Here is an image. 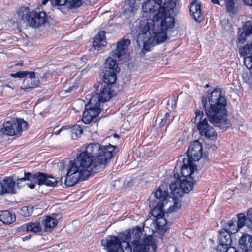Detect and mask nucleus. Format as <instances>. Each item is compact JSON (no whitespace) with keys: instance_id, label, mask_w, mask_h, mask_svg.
I'll return each mask as SVG.
<instances>
[{"instance_id":"nucleus-1","label":"nucleus","mask_w":252,"mask_h":252,"mask_svg":"<svg viewBox=\"0 0 252 252\" xmlns=\"http://www.w3.org/2000/svg\"><path fill=\"white\" fill-rule=\"evenodd\" d=\"M157 205L151 210L155 218L147 219L143 227H134L126 231L119 237L109 235L101 241V244L108 252H148L151 246L155 251L157 241L152 235L158 233L161 236L169 228V224L163 217L164 214L176 211L181 207L179 199L171 197L166 184H162L154 192Z\"/></svg>"},{"instance_id":"nucleus-2","label":"nucleus","mask_w":252,"mask_h":252,"mask_svg":"<svg viewBox=\"0 0 252 252\" xmlns=\"http://www.w3.org/2000/svg\"><path fill=\"white\" fill-rule=\"evenodd\" d=\"M142 18L135 22L139 33L137 42L144 55L151 47L168 39L167 32L174 26L175 21L168 11L163 8L161 0H147L142 5Z\"/></svg>"},{"instance_id":"nucleus-3","label":"nucleus","mask_w":252,"mask_h":252,"mask_svg":"<svg viewBox=\"0 0 252 252\" xmlns=\"http://www.w3.org/2000/svg\"><path fill=\"white\" fill-rule=\"evenodd\" d=\"M118 150L117 147L110 144L101 146L96 142L90 143L81 147L74 161L69 163L88 178L104 169Z\"/></svg>"},{"instance_id":"nucleus-4","label":"nucleus","mask_w":252,"mask_h":252,"mask_svg":"<svg viewBox=\"0 0 252 252\" xmlns=\"http://www.w3.org/2000/svg\"><path fill=\"white\" fill-rule=\"evenodd\" d=\"M209 102L210 106L207 110V115L212 123L222 129L230 127L226 115L225 99L221 95L220 89H215L211 92Z\"/></svg>"},{"instance_id":"nucleus-5","label":"nucleus","mask_w":252,"mask_h":252,"mask_svg":"<svg viewBox=\"0 0 252 252\" xmlns=\"http://www.w3.org/2000/svg\"><path fill=\"white\" fill-rule=\"evenodd\" d=\"M186 164H184L181 167L180 176L178 173L174 174L175 181L170 185V189L174 195L182 196L184 193L190 191L193 187L194 174L197 172L196 165L192 161H187Z\"/></svg>"},{"instance_id":"nucleus-6","label":"nucleus","mask_w":252,"mask_h":252,"mask_svg":"<svg viewBox=\"0 0 252 252\" xmlns=\"http://www.w3.org/2000/svg\"><path fill=\"white\" fill-rule=\"evenodd\" d=\"M26 181H30V183H27V186L31 189H34L36 184L39 186L46 185L49 187H54L57 184L56 179L52 176H48L47 174L41 172L33 174L25 171L24 176L23 178L17 179V185L21 183V182Z\"/></svg>"},{"instance_id":"nucleus-7","label":"nucleus","mask_w":252,"mask_h":252,"mask_svg":"<svg viewBox=\"0 0 252 252\" xmlns=\"http://www.w3.org/2000/svg\"><path fill=\"white\" fill-rule=\"evenodd\" d=\"M17 14L23 21H27L33 28H39L43 26L47 21V16L44 11H37L26 6L21 7L17 11Z\"/></svg>"},{"instance_id":"nucleus-8","label":"nucleus","mask_w":252,"mask_h":252,"mask_svg":"<svg viewBox=\"0 0 252 252\" xmlns=\"http://www.w3.org/2000/svg\"><path fill=\"white\" fill-rule=\"evenodd\" d=\"M195 114L194 123L200 134L209 138L214 139L216 133L214 128L209 125L207 117L203 111L196 109Z\"/></svg>"},{"instance_id":"nucleus-9","label":"nucleus","mask_w":252,"mask_h":252,"mask_svg":"<svg viewBox=\"0 0 252 252\" xmlns=\"http://www.w3.org/2000/svg\"><path fill=\"white\" fill-rule=\"evenodd\" d=\"M28 128V124L26 121L23 119L17 118L15 120L4 122L2 130L7 135L19 136Z\"/></svg>"},{"instance_id":"nucleus-10","label":"nucleus","mask_w":252,"mask_h":252,"mask_svg":"<svg viewBox=\"0 0 252 252\" xmlns=\"http://www.w3.org/2000/svg\"><path fill=\"white\" fill-rule=\"evenodd\" d=\"M86 99L89 101L85 104V111L83 112L82 118V121L85 124H89L94 121L98 116L100 109L97 102V97H91L90 95H87Z\"/></svg>"},{"instance_id":"nucleus-11","label":"nucleus","mask_w":252,"mask_h":252,"mask_svg":"<svg viewBox=\"0 0 252 252\" xmlns=\"http://www.w3.org/2000/svg\"><path fill=\"white\" fill-rule=\"evenodd\" d=\"M88 178L84 176L82 174L73 166V164L69 163L68 171L65 177V184L68 187L74 186L79 180H85Z\"/></svg>"},{"instance_id":"nucleus-12","label":"nucleus","mask_w":252,"mask_h":252,"mask_svg":"<svg viewBox=\"0 0 252 252\" xmlns=\"http://www.w3.org/2000/svg\"><path fill=\"white\" fill-rule=\"evenodd\" d=\"M202 145L198 141H194L191 143L187 151L189 160L190 161H198L202 155Z\"/></svg>"},{"instance_id":"nucleus-13","label":"nucleus","mask_w":252,"mask_h":252,"mask_svg":"<svg viewBox=\"0 0 252 252\" xmlns=\"http://www.w3.org/2000/svg\"><path fill=\"white\" fill-rule=\"evenodd\" d=\"M16 182L12 176L5 177L0 181V195L5 194H16Z\"/></svg>"},{"instance_id":"nucleus-14","label":"nucleus","mask_w":252,"mask_h":252,"mask_svg":"<svg viewBox=\"0 0 252 252\" xmlns=\"http://www.w3.org/2000/svg\"><path fill=\"white\" fill-rule=\"evenodd\" d=\"M130 43V40L128 39H123L118 42L116 50L112 52V56L117 58L118 60L124 59Z\"/></svg>"},{"instance_id":"nucleus-15","label":"nucleus","mask_w":252,"mask_h":252,"mask_svg":"<svg viewBox=\"0 0 252 252\" xmlns=\"http://www.w3.org/2000/svg\"><path fill=\"white\" fill-rule=\"evenodd\" d=\"M111 86L109 85H102L99 94H94L93 95H90L91 97H97L98 105L100 106V102L104 103L108 101L113 96V91Z\"/></svg>"},{"instance_id":"nucleus-16","label":"nucleus","mask_w":252,"mask_h":252,"mask_svg":"<svg viewBox=\"0 0 252 252\" xmlns=\"http://www.w3.org/2000/svg\"><path fill=\"white\" fill-rule=\"evenodd\" d=\"M39 80L36 77L35 72L31 71L24 79L23 89L27 92H29L39 86Z\"/></svg>"},{"instance_id":"nucleus-17","label":"nucleus","mask_w":252,"mask_h":252,"mask_svg":"<svg viewBox=\"0 0 252 252\" xmlns=\"http://www.w3.org/2000/svg\"><path fill=\"white\" fill-rule=\"evenodd\" d=\"M237 222L240 228L246 225L247 228L252 232V209L248 210L247 218L244 214L240 213L237 215Z\"/></svg>"},{"instance_id":"nucleus-18","label":"nucleus","mask_w":252,"mask_h":252,"mask_svg":"<svg viewBox=\"0 0 252 252\" xmlns=\"http://www.w3.org/2000/svg\"><path fill=\"white\" fill-rule=\"evenodd\" d=\"M41 223L45 232H51L58 224V220L52 215H47L43 217Z\"/></svg>"},{"instance_id":"nucleus-19","label":"nucleus","mask_w":252,"mask_h":252,"mask_svg":"<svg viewBox=\"0 0 252 252\" xmlns=\"http://www.w3.org/2000/svg\"><path fill=\"white\" fill-rule=\"evenodd\" d=\"M16 216L12 211L7 210L0 211V221L5 225H10L15 221Z\"/></svg>"},{"instance_id":"nucleus-20","label":"nucleus","mask_w":252,"mask_h":252,"mask_svg":"<svg viewBox=\"0 0 252 252\" xmlns=\"http://www.w3.org/2000/svg\"><path fill=\"white\" fill-rule=\"evenodd\" d=\"M240 248L246 252L252 250V237L249 234H244L242 235L239 241Z\"/></svg>"},{"instance_id":"nucleus-21","label":"nucleus","mask_w":252,"mask_h":252,"mask_svg":"<svg viewBox=\"0 0 252 252\" xmlns=\"http://www.w3.org/2000/svg\"><path fill=\"white\" fill-rule=\"evenodd\" d=\"M190 12L196 21L200 22L202 20L203 15L201 5L198 1H194L191 3Z\"/></svg>"},{"instance_id":"nucleus-22","label":"nucleus","mask_w":252,"mask_h":252,"mask_svg":"<svg viewBox=\"0 0 252 252\" xmlns=\"http://www.w3.org/2000/svg\"><path fill=\"white\" fill-rule=\"evenodd\" d=\"M106 44V41L105 37V32L103 31L100 32L95 37L93 42V46L96 50L99 51L102 47Z\"/></svg>"},{"instance_id":"nucleus-23","label":"nucleus","mask_w":252,"mask_h":252,"mask_svg":"<svg viewBox=\"0 0 252 252\" xmlns=\"http://www.w3.org/2000/svg\"><path fill=\"white\" fill-rule=\"evenodd\" d=\"M230 234L225 229H222L219 233L218 241L219 243L222 246H227L231 242Z\"/></svg>"},{"instance_id":"nucleus-24","label":"nucleus","mask_w":252,"mask_h":252,"mask_svg":"<svg viewBox=\"0 0 252 252\" xmlns=\"http://www.w3.org/2000/svg\"><path fill=\"white\" fill-rule=\"evenodd\" d=\"M251 34H252V21H249L246 22L243 26V31L239 38V42L243 43L245 41L246 37L249 36Z\"/></svg>"},{"instance_id":"nucleus-25","label":"nucleus","mask_w":252,"mask_h":252,"mask_svg":"<svg viewBox=\"0 0 252 252\" xmlns=\"http://www.w3.org/2000/svg\"><path fill=\"white\" fill-rule=\"evenodd\" d=\"M118 72H114L110 70H106L104 73L103 85H109L114 84L116 81V73Z\"/></svg>"},{"instance_id":"nucleus-26","label":"nucleus","mask_w":252,"mask_h":252,"mask_svg":"<svg viewBox=\"0 0 252 252\" xmlns=\"http://www.w3.org/2000/svg\"><path fill=\"white\" fill-rule=\"evenodd\" d=\"M116 58L112 57H108L105 61L104 65L106 69L114 71V72H119L120 68L118 67V64L116 62Z\"/></svg>"},{"instance_id":"nucleus-27","label":"nucleus","mask_w":252,"mask_h":252,"mask_svg":"<svg viewBox=\"0 0 252 252\" xmlns=\"http://www.w3.org/2000/svg\"><path fill=\"white\" fill-rule=\"evenodd\" d=\"M27 228L28 232H32L34 234L40 233L42 232V228L39 221L29 222L27 223Z\"/></svg>"},{"instance_id":"nucleus-28","label":"nucleus","mask_w":252,"mask_h":252,"mask_svg":"<svg viewBox=\"0 0 252 252\" xmlns=\"http://www.w3.org/2000/svg\"><path fill=\"white\" fill-rule=\"evenodd\" d=\"M240 229L237 222V220L232 219L227 222L224 229L231 234H234L238 232Z\"/></svg>"},{"instance_id":"nucleus-29","label":"nucleus","mask_w":252,"mask_h":252,"mask_svg":"<svg viewBox=\"0 0 252 252\" xmlns=\"http://www.w3.org/2000/svg\"><path fill=\"white\" fill-rule=\"evenodd\" d=\"M34 207L32 205L24 206L20 209L17 212L18 214L22 217H26L32 215L33 213Z\"/></svg>"},{"instance_id":"nucleus-30","label":"nucleus","mask_w":252,"mask_h":252,"mask_svg":"<svg viewBox=\"0 0 252 252\" xmlns=\"http://www.w3.org/2000/svg\"><path fill=\"white\" fill-rule=\"evenodd\" d=\"M70 132L71 138L75 139L81 136L83 131L79 125H74L71 128Z\"/></svg>"},{"instance_id":"nucleus-31","label":"nucleus","mask_w":252,"mask_h":252,"mask_svg":"<svg viewBox=\"0 0 252 252\" xmlns=\"http://www.w3.org/2000/svg\"><path fill=\"white\" fill-rule=\"evenodd\" d=\"M239 54L245 58L248 56H252V46L249 45H245L239 50Z\"/></svg>"},{"instance_id":"nucleus-32","label":"nucleus","mask_w":252,"mask_h":252,"mask_svg":"<svg viewBox=\"0 0 252 252\" xmlns=\"http://www.w3.org/2000/svg\"><path fill=\"white\" fill-rule=\"evenodd\" d=\"M163 8H165L166 11H170L173 10L176 6L175 3L171 0H161Z\"/></svg>"},{"instance_id":"nucleus-33","label":"nucleus","mask_w":252,"mask_h":252,"mask_svg":"<svg viewBox=\"0 0 252 252\" xmlns=\"http://www.w3.org/2000/svg\"><path fill=\"white\" fill-rule=\"evenodd\" d=\"M170 116V114L167 112L166 113L164 118H162V116L158 115L156 121V125H159L160 127L163 126Z\"/></svg>"},{"instance_id":"nucleus-34","label":"nucleus","mask_w":252,"mask_h":252,"mask_svg":"<svg viewBox=\"0 0 252 252\" xmlns=\"http://www.w3.org/2000/svg\"><path fill=\"white\" fill-rule=\"evenodd\" d=\"M76 72V67L74 65H70L64 67V73L68 75H75Z\"/></svg>"},{"instance_id":"nucleus-35","label":"nucleus","mask_w":252,"mask_h":252,"mask_svg":"<svg viewBox=\"0 0 252 252\" xmlns=\"http://www.w3.org/2000/svg\"><path fill=\"white\" fill-rule=\"evenodd\" d=\"M30 72L27 71H21L16 73H12L10 76L14 78H23L26 77Z\"/></svg>"},{"instance_id":"nucleus-36","label":"nucleus","mask_w":252,"mask_h":252,"mask_svg":"<svg viewBox=\"0 0 252 252\" xmlns=\"http://www.w3.org/2000/svg\"><path fill=\"white\" fill-rule=\"evenodd\" d=\"M17 232L21 234H25L28 232V229L27 228V223H25L17 229Z\"/></svg>"},{"instance_id":"nucleus-37","label":"nucleus","mask_w":252,"mask_h":252,"mask_svg":"<svg viewBox=\"0 0 252 252\" xmlns=\"http://www.w3.org/2000/svg\"><path fill=\"white\" fill-rule=\"evenodd\" d=\"M65 2H68L73 7H79L81 4V0H65Z\"/></svg>"},{"instance_id":"nucleus-38","label":"nucleus","mask_w":252,"mask_h":252,"mask_svg":"<svg viewBox=\"0 0 252 252\" xmlns=\"http://www.w3.org/2000/svg\"><path fill=\"white\" fill-rule=\"evenodd\" d=\"M234 5V0H227L226 6L229 11H230L233 10Z\"/></svg>"},{"instance_id":"nucleus-39","label":"nucleus","mask_w":252,"mask_h":252,"mask_svg":"<svg viewBox=\"0 0 252 252\" xmlns=\"http://www.w3.org/2000/svg\"><path fill=\"white\" fill-rule=\"evenodd\" d=\"M77 89V86L73 84L71 86L69 87L67 89L64 90V94L66 93H70L72 92L75 91Z\"/></svg>"},{"instance_id":"nucleus-40","label":"nucleus","mask_w":252,"mask_h":252,"mask_svg":"<svg viewBox=\"0 0 252 252\" xmlns=\"http://www.w3.org/2000/svg\"><path fill=\"white\" fill-rule=\"evenodd\" d=\"M61 0H50V2L52 6H63V4H61Z\"/></svg>"},{"instance_id":"nucleus-41","label":"nucleus","mask_w":252,"mask_h":252,"mask_svg":"<svg viewBox=\"0 0 252 252\" xmlns=\"http://www.w3.org/2000/svg\"><path fill=\"white\" fill-rule=\"evenodd\" d=\"M171 105V108H174L175 107V104H176V102H175V100L173 99H170V100H169V101H168V103H167V105L169 107L170 105Z\"/></svg>"},{"instance_id":"nucleus-42","label":"nucleus","mask_w":252,"mask_h":252,"mask_svg":"<svg viewBox=\"0 0 252 252\" xmlns=\"http://www.w3.org/2000/svg\"><path fill=\"white\" fill-rule=\"evenodd\" d=\"M56 128H54L53 133V134H54L56 135H58V134H59L61 133V132H62L63 130V127H61L60 129L57 130H56Z\"/></svg>"},{"instance_id":"nucleus-43","label":"nucleus","mask_w":252,"mask_h":252,"mask_svg":"<svg viewBox=\"0 0 252 252\" xmlns=\"http://www.w3.org/2000/svg\"><path fill=\"white\" fill-rule=\"evenodd\" d=\"M207 102V99L206 98H202V105H203V107L205 109L206 112H207V110H209V109H207L206 108Z\"/></svg>"},{"instance_id":"nucleus-44","label":"nucleus","mask_w":252,"mask_h":252,"mask_svg":"<svg viewBox=\"0 0 252 252\" xmlns=\"http://www.w3.org/2000/svg\"><path fill=\"white\" fill-rule=\"evenodd\" d=\"M225 252H238L234 247H229Z\"/></svg>"},{"instance_id":"nucleus-45","label":"nucleus","mask_w":252,"mask_h":252,"mask_svg":"<svg viewBox=\"0 0 252 252\" xmlns=\"http://www.w3.org/2000/svg\"><path fill=\"white\" fill-rule=\"evenodd\" d=\"M245 4L252 6V0H243Z\"/></svg>"},{"instance_id":"nucleus-46","label":"nucleus","mask_w":252,"mask_h":252,"mask_svg":"<svg viewBox=\"0 0 252 252\" xmlns=\"http://www.w3.org/2000/svg\"><path fill=\"white\" fill-rule=\"evenodd\" d=\"M32 237V235H26V236H24V237H22V240L23 241L29 240Z\"/></svg>"},{"instance_id":"nucleus-47","label":"nucleus","mask_w":252,"mask_h":252,"mask_svg":"<svg viewBox=\"0 0 252 252\" xmlns=\"http://www.w3.org/2000/svg\"><path fill=\"white\" fill-rule=\"evenodd\" d=\"M136 9V8L135 7V6H131V8H130V9H129V10L131 12H134V10Z\"/></svg>"},{"instance_id":"nucleus-48","label":"nucleus","mask_w":252,"mask_h":252,"mask_svg":"<svg viewBox=\"0 0 252 252\" xmlns=\"http://www.w3.org/2000/svg\"><path fill=\"white\" fill-rule=\"evenodd\" d=\"M213 4H219V1L218 0H211Z\"/></svg>"},{"instance_id":"nucleus-49","label":"nucleus","mask_w":252,"mask_h":252,"mask_svg":"<svg viewBox=\"0 0 252 252\" xmlns=\"http://www.w3.org/2000/svg\"><path fill=\"white\" fill-rule=\"evenodd\" d=\"M49 1V0H43L42 2V4L43 5H45L46 4L47 2Z\"/></svg>"},{"instance_id":"nucleus-50","label":"nucleus","mask_w":252,"mask_h":252,"mask_svg":"<svg viewBox=\"0 0 252 252\" xmlns=\"http://www.w3.org/2000/svg\"><path fill=\"white\" fill-rule=\"evenodd\" d=\"M69 128L68 126H64V129H68Z\"/></svg>"},{"instance_id":"nucleus-51","label":"nucleus","mask_w":252,"mask_h":252,"mask_svg":"<svg viewBox=\"0 0 252 252\" xmlns=\"http://www.w3.org/2000/svg\"><path fill=\"white\" fill-rule=\"evenodd\" d=\"M178 168L177 166L175 167V170H178Z\"/></svg>"}]
</instances>
